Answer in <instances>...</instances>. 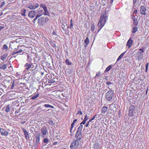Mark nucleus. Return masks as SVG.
I'll list each match as a JSON object with an SVG mask.
<instances>
[{
  "instance_id": "43",
  "label": "nucleus",
  "mask_w": 149,
  "mask_h": 149,
  "mask_svg": "<svg viewBox=\"0 0 149 149\" xmlns=\"http://www.w3.org/2000/svg\"><path fill=\"white\" fill-rule=\"evenodd\" d=\"M65 26L64 24H62L61 26V28L63 30H65Z\"/></svg>"
},
{
  "instance_id": "44",
  "label": "nucleus",
  "mask_w": 149,
  "mask_h": 149,
  "mask_svg": "<svg viewBox=\"0 0 149 149\" xmlns=\"http://www.w3.org/2000/svg\"><path fill=\"white\" fill-rule=\"evenodd\" d=\"M39 17H39L37 15H36V17H35V18L33 20V22H34L38 19V18Z\"/></svg>"
},
{
  "instance_id": "13",
  "label": "nucleus",
  "mask_w": 149,
  "mask_h": 149,
  "mask_svg": "<svg viewBox=\"0 0 149 149\" xmlns=\"http://www.w3.org/2000/svg\"><path fill=\"white\" fill-rule=\"evenodd\" d=\"M22 130L24 132L26 138L27 139H29V136L28 132L24 128H23Z\"/></svg>"
},
{
  "instance_id": "45",
  "label": "nucleus",
  "mask_w": 149,
  "mask_h": 149,
  "mask_svg": "<svg viewBox=\"0 0 149 149\" xmlns=\"http://www.w3.org/2000/svg\"><path fill=\"white\" fill-rule=\"evenodd\" d=\"M40 6L41 7H42L43 8V9L44 8V7H46V6L45 5L43 4L42 3L40 4Z\"/></svg>"
},
{
  "instance_id": "42",
  "label": "nucleus",
  "mask_w": 149,
  "mask_h": 149,
  "mask_svg": "<svg viewBox=\"0 0 149 149\" xmlns=\"http://www.w3.org/2000/svg\"><path fill=\"white\" fill-rule=\"evenodd\" d=\"M44 11L45 13H44V15H48L49 14L47 10L45 11Z\"/></svg>"
},
{
  "instance_id": "61",
  "label": "nucleus",
  "mask_w": 149,
  "mask_h": 149,
  "mask_svg": "<svg viewBox=\"0 0 149 149\" xmlns=\"http://www.w3.org/2000/svg\"><path fill=\"white\" fill-rule=\"evenodd\" d=\"M137 10H134V12L133 13V14L136 13H137Z\"/></svg>"
},
{
  "instance_id": "58",
  "label": "nucleus",
  "mask_w": 149,
  "mask_h": 149,
  "mask_svg": "<svg viewBox=\"0 0 149 149\" xmlns=\"http://www.w3.org/2000/svg\"><path fill=\"white\" fill-rule=\"evenodd\" d=\"M4 28V26H0V31Z\"/></svg>"
},
{
  "instance_id": "14",
  "label": "nucleus",
  "mask_w": 149,
  "mask_h": 149,
  "mask_svg": "<svg viewBox=\"0 0 149 149\" xmlns=\"http://www.w3.org/2000/svg\"><path fill=\"white\" fill-rule=\"evenodd\" d=\"M45 19L42 17H41L38 19V24L40 25H42L44 22Z\"/></svg>"
},
{
  "instance_id": "21",
  "label": "nucleus",
  "mask_w": 149,
  "mask_h": 149,
  "mask_svg": "<svg viewBox=\"0 0 149 149\" xmlns=\"http://www.w3.org/2000/svg\"><path fill=\"white\" fill-rule=\"evenodd\" d=\"M84 42L86 45V47L89 44V40L88 38L87 37L86 38V39L84 40Z\"/></svg>"
},
{
  "instance_id": "63",
  "label": "nucleus",
  "mask_w": 149,
  "mask_h": 149,
  "mask_svg": "<svg viewBox=\"0 0 149 149\" xmlns=\"http://www.w3.org/2000/svg\"><path fill=\"white\" fill-rule=\"evenodd\" d=\"M136 2V0H133V3L135 4Z\"/></svg>"
},
{
  "instance_id": "34",
  "label": "nucleus",
  "mask_w": 149,
  "mask_h": 149,
  "mask_svg": "<svg viewBox=\"0 0 149 149\" xmlns=\"http://www.w3.org/2000/svg\"><path fill=\"white\" fill-rule=\"evenodd\" d=\"M39 6V5L38 4L36 3L34 5H33V9H34L36 8H38Z\"/></svg>"
},
{
  "instance_id": "4",
  "label": "nucleus",
  "mask_w": 149,
  "mask_h": 149,
  "mask_svg": "<svg viewBox=\"0 0 149 149\" xmlns=\"http://www.w3.org/2000/svg\"><path fill=\"white\" fill-rule=\"evenodd\" d=\"M35 138H36V141L34 143V146L35 148H36L39 143L40 134H38L36 135L35 136Z\"/></svg>"
},
{
  "instance_id": "16",
  "label": "nucleus",
  "mask_w": 149,
  "mask_h": 149,
  "mask_svg": "<svg viewBox=\"0 0 149 149\" xmlns=\"http://www.w3.org/2000/svg\"><path fill=\"white\" fill-rule=\"evenodd\" d=\"M43 12V10L39 9L38 10L37 12L36 13V14L39 17H40L42 15Z\"/></svg>"
},
{
  "instance_id": "24",
  "label": "nucleus",
  "mask_w": 149,
  "mask_h": 149,
  "mask_svg": "<svg viewBox=\"0 0 149 149\" xmlns=\"http://www.w3.org/2000/svg\"><path fill=\"white\" fill-rule=\"evenodd\" d=\"M126 52H124L122 53L118 58V59L117 60V62L119 61L121 58L124 56V55L125 54V53Z\"/></svg>"
},
{
  "instance_id": "19",
  "label": "nucleus",
  "mask_w": 149,
  "mask_h": 149,
  "mask_svg": "<svg viewBox=\"0 0 149 149\" xmlns=\"http://www.w3.org/2000/svg\"><path fill=\"white\" fill-rule=\"evenodd\" d=\"M6 68L7 67L6 64H2L0 65V69L5 70Z\"/></svg>"
},
{
  "instance_id": "57",
  "label": "nucleus",
  "mask_w": 149,
  "mask_h": 149,
  "mask_svg": "<svg viewBox=\"0 0 149 149\" xmlns=\"http://www.w3.org/2000/svg\"><path fill=\"white\" fill-rule=\"evenodd\" d=\"M74 124L75 123H74L73 122L71 124V127L72 128H73Z\"/></svg>"
},
{
  "instance_id": "36",
  "label": "nucleus",
  "mask_w": 149,
  "mask_h": 149,
  "mask_svg": "<svg viewBox=\"0 0 149 149\" xmlns=\"http://www.w3.org/2000/svg\"><path fill=\"white\" fill-rule=\"evenodd\" d=\"M49 141V139L47 138H44L43 139V141L45 143H47Z\"/></svg>"
},
{
  "instance_id": "46",
  "label": "nucleus",
  "mask_w": 149,
  "mask_h": 149,
  "mask_svg": "<svg viewBox=\"0 0 149 149\" xmlns=\"http://www.w3.org/2000/svg\"><path fill=\"white\" fill-rule=\"evenodd\" d=\"M97 115L96 114H95V116H93V118H92L91 119H90L89 120V121H91L92 120H94V119H95V118L97 116Z\"/></svg>"
},
{
  "instance_id": "18",
  "label": "nucleus",
  "mask_w": 149,
  "mask_h": 149,
  "mask_svg": "<svg viewBox=\"0 0 149 149\" xmlns=\"http://www.w3.org/2000/svg\"><path fill=\"white\" fill-rule=\"evenodd\" d=\"M50 44L55 48H56L57 47L56 42L55 41L50 42Z\"/></svg>"
},
{
  "instance_id": "62",
  "label": "nucleus",
  "mask_w": 149,
  "mask_h": 149,
  "mask_svg": "<svg viewBox=\"0 0 149 149\" xmlns=\"http://www.w3.org/2000/svg\"><path fill=\"white\" fill-rule=\"evenodd\" d=\"M52 34L53 35H56V32L55 31H53V32L52 33Z\"/></svg>"
},
{
  "instance_id": "12",
  "label": "nucleus",
  "mask_w": 149,
  "mask_h": 149,
  "mask_svg": "<svg viewBox=\"0 0 149 149\" xmlns=\"http://www.w3.org/2000/svg\"><path fill=\"white\" fill-rule=\"evenodd\" d=\"M108 108L106 106H104L102 108L101 113L102 114H104L106 113L108 111Z\"/></svg>"
},
{
  "instance_id": "26",
  "label": "nucleus",
  "mask_w": 149,
  "mask_h": 149,
  "mask_svg": "<svg viewBox=\"0 0 149 149\" xmlns=\"http://www.w3.org/2000/svg\"><path fill=\"white\" fill-rule=\"evenodd\" d=\"M65 62L66 64L68 65H71L72 64V63L70 62L68 59L66 60Z\"/></svg>"
},
{
  "instance_id": "60",
  "label": "nucleus",
  "mask_w": 149,
  "mask_h": 149,
  "mask_svg": "<svg viewBox=\"0 0 149 149\" xmlns=\"http://www.w3.org/2000/svg\"><path fill=\"white\" fill-rule=\"evenodd\" d=\"M132 19H133V20H134V19H136L135 18V16L134 15H133L132 17Z\"/></svg>"
},
{
  "instance_id": "10",
  "label": "nucleus",
  "mask_w": 149,
  "mask_h": 149,
  "mask_svg": "<svg viewBox=\"0 0 149 149\" xmlns=\"http://www.w3.org/2000/svg\"><path fill=\"white\" fill-rule=\"evenodd\" d=\"M0 131L1 134L2 135L6 136L8 134V132L6 130H4L3 129L0 128Z\"/></svg>"
},
{
  "instance_id": "55",
  "label": "nucleus",
  "mask_w": 149,
  "mask_h": 149,
  "mask_svg": "<svg viewBox=\"0 0 149 149\" xmlns=\"http://www.w3.org/2000/svg\"><path fill=\"white\" fill-rule=\"evenodd\" d=\"M79 113H80L81 115L82 114V111H78L76 115H77Z\"/></svg>"
},
{
  "instance_id": "3",
  "label": "nucleus",
  "mask_w": 149,
  "mask_h": 149,
  "mask_svg": "<svg viewBox=\"0 0 149 149\" xmlns=\"http://www.w3.org/2000/svg\"><path fill=\"white\" fill-rule=\"evenodd\" d=\"M26 66H29V67L26 68V70H29L31 68V70H34L36 69L38 67V65L37 64L30 63V64H26Z\"/></svg>"
},
{
  "instance_id": "9",
  "label": "nucleus",
  "mask_w": 149,
  "mask_h": 149,
  "mask_svg": "<svg viewBox=\"0 0 149 149\" xmlns=\"http://www.w3.org/2000/svg\"><path fill=\"white\" fill-rule=\"evenodd\" d=\"M41 131L44 135H46L47 133H48L47 130V128L44 126L41 129Z\"/></svg>"
},
{
  "instance_id": "51",
  "label": "nucleus",
  "mask_w": 149,
  "mask_h": 149,
  "mask_svg": "<svg viewBox=\"0 0 149 149\" xmlns=\"http://www.w3.org/2000/svg\"><path fill=\"white\" fill-rule=\"evenodd\" d=\"M101 74V73L100 72H97V74H96V76H95V77H98V76Z\"/></svg>"
},
{
  "instance_id": "35",
  "label": "nucleus",
  "mask_w": 149,
  "mask_h": 149,
  "mask_svg": "<svg viewBox=\"0 0 149 149\" xmlns=\"http://www.w3.org/2000/svg\"><path fill=\"white\" fill-rule=\"evenodd\" d=\"M63 31L65 32V33L66 35H69V31L68 29H65V30H64Z\"/></svg>"
},
{
  "instance_id": "20",
  "label": "nucleus",
  "mask_w": 149,
  "mask_h": 149,
  "mask_svg": "<svg viewBox=\"0 0 149 149\" xmlns=\"http://www.w3.org/2000/svg\"><path fill=\"white\" fill-rule=\"evenodd\" d=\"M7 55L6 54H4L1 56V59L3 61H4L6 58Z\"/></svg>"
},
{
  "instance_id": "23",
  "label": "nucleus",
  "mask_w": 149,
  "mask_h": 149,
  "mask_svg": "<svg viewBox=\"0 0 149 149\" xmlns=\"http://www.w3.org/2000/svg\"><path fill=\"white\" fill-rule=\"evenodd\" d=\"M39 93H37L35 95H34V96H32L30 99L31 100H34L36 98H37L39 96Z\"/></svg>"
},
{
  "instance_id": "33",
  "label": "nucleus",
  "mask_w": 149,
  "mask_h": 149,
  "mask_svg": "<svg viewBox=\"0 0 149 149\" xmlns=\"http://www.w3.org/2000/svg\"><path fill=\"white\" fill-rule=\"evenodd\" d=\"M95 25L94 24H92L91 26V30L93 32L95 29Z\"/></svg>"
},
{
  "instance_id": "30",
  "label": "nucleus",
  "mask_w": 149,
  "mask_h": 149,
  "mask_svg": "<svg viewBox=\"0 0 149 149\" xmlns=\"http://www.w3.org/2000/svg\"><path fill=\"white\" fill-rule=\"evenodd\" d=\"M10 107L9 106V105H8L6 107V109L5 110L7 112H8L10 111Z\"/></svg>"
},
{
  "instance_id": "6",
  "label": "nucleus",
  "mask_w": 149,
  "mask_h": 149,
  "mask_svg": "<svg viewBox=\"0 0 149 149\" xmlns=\"http://www.w3.org/2000/svg\"><path fill=\"white\" fill-rule=\"evenodd\" d=\"M107 19L108 16L106 15V14L105 13L101 16L100 19V21L105 23Z\"/></svg>"
},
{
  "instance_id": "53",
  "label": "nucleus",
  "mask_w": 149,
  "mask_h": 149,
  "mask_svg": "<svg viewBox=\"0 0 149 149\" xmlns=\"http://www.w3.org/2000/svg\"><path fill=\"white\" fill-rule=\"evenodd\" d=\"M90 121H89V120L88 122H87V123H86V125H85V127H88V125L89 123V122H90Z\"/></svg>"
},
{
  "instance_id": "25",
  "label": "nucleus",
  "mask_w": 149,
  "mask_h": 149,
  "mask_svg": "<svg viewBox=\"0 0 149 149\" xmlns=\"http://www.w3.org/2000/svg\"><path fill=\"white\" fill-rule=\"evenodd\" d=\"M112 65H109L106 69L105 72H108L111 69Z\"/></svg>"
},
{
  "instance_id": "47",
  "label": "nucleus",
  "mask_w": 149,
  "mask_h": 149,
  "mask_svg": "<svg viewBox=\"0 0 149 149\" xmlns=\"http://www.w3.org/2000/svg\"><path fill=\"white\" fill-rule=\"evenodd\" d=\"M55 136L57 139H59L58 135L57 133L55 135Z\"/></svg>"
},
{
  "instance_id": "27",
  "label": "nucleus",
  "mask_w": 149,
  "mask_h": 149,
  "mask_svg": "<svg viewBox=\"0 0 149 149\" xmlns=\"http://www.w3.org/2000/svg\"><path fill=\"white\" fill-rule=\"evenodd\" d=\"M44 106L46 108H54V106L48 104H45L44 105Z\"/></svg>"
},
{
  "instance_id": "32",
  "label": "nucleus",
  "mask_w": 149,
  "mask_h": 149,
  "mask_svg": "<svg viewBox=\"0 0 149 149\" xmlns=\"http://www.w3.org/2000/svg\"><path fill=\"white\" fill-rule=\"evenodd\" d=\"M133 21V24L134 25H137L138 23V22L137 20V19H134Z\"/></svg>"
},
{
  "instance_id": "7",
  "label": "nucleus",
  "mask_w": 149,
  "mask_h": 149,
  "mask_svg": "<svg viewBox=\"0 0 149 149\" xmlns=\"http://www.w3.org/2000/svg\"><path fill=\"white\" fill-rule=\"evenodd\" d=\"M75 137L76 139V140L78 141H80L82 138V134L81 132L77 131Z\"/></svg>"
},
{
  "instance_id": "2",
  "label": "nucleus",
  "mask_w": 149,
  "mask_h": 149,
  "mask_svg": "<svg viewBox=\"0 0 149 149\" xmlns=\"http://www.w3.org/2000/svg\"><path fill=\"white\" fill-rule=\"evenodd\" d=\"M113 94V91L112 90L109 91L106 95V97L107 99L108 100H110L112 98Z\"/></svg>"
},
{
  "instance_id": "54",
  "label": "nucleus",
  "mask_w": 149,
  "mask_h": 149,
  "mask_svg": "<svg viewBox=\"0 0 149 149\" xmlns=\"http://www.w3.org/2000/svg\"><path fill=\"white\" fill-rule=\"evenodd\" d=\"M19 112V111H15V114L16 115L15 116H16V118L18 116H17V115H16Z\"/></svg>"
},
{
  "instance_id": "31",
  "label": "nucleus",
  "mask_w": 149,
  "mask_h": 149,
  "mask_svg": "<svg viewBox=\"0 0 149 149\" xmlns=\"http://www.w3.org/2000/svg\"><path fill=\"white\" fill-rule=\"evenodd\" d=\"M83 125H80L77 131L81 132V130L83 128Z\"/></svg>"
},
{
  "instance_id": "41",
  "label": "nucleus",
  "mask_w": 149,
  "mask_h": 149,
  "mask_svg": "<svg viewBox=\"0 0 149 149\" xmlns=\"http://www.w3.org/2000/svg\"><path fill=\"white\" fill-rule=\"evenodd\" d=\"M49 123L52 125H54V123L53 122V121L52 120H50L49 121Z\"/></svg>"
},
{
  "instance_id": "38",
  "label": "nucleus",
  "mask_w": 149,
  "mask_h": 149,
  "mask_svg": "<svg viewBox=\"0 0 149 149\" xmlns=\"http://www.w3.org/2000/svg\"><path fill=\"white\" fill-rule=\"evenodd\" d=\"M70 28H72L73 26V23L72 22V20L71 19L70 21Z\"/></svg>"
},
{
  "instance_id": "28",
  "label": "nucleus",
  "mask_w": 149,
  "mask_h": 149,
  "mask_svg": "<svg viewBox=\"0 0 149 149\" xmlns=\"http://www.w3.org/2000/svg\"><path fill=\"white\" fill-rule=\"evenodd\" d=\"M26 11V10L25 9H24L23 10H22L21 12V15L23 16H26L25 14Z\"/></svg>"
},
{
  "instance_id": "29",
  "label": "nucleus",
  "mask_w": 149,
  "mask_h": 149,
  "mask_svg": "<svg viewBox=\"0 0 149 149\" xmlns=\"http://www.w3.org/2000/svg\"><path fill=\"white\" fill-rule=\"evenodd\" d=\"M138 31L137 27H135L132 28V32L133 33H135Z\"/></svg>"
},
{
  "instance_id": "39",
  "label": "nucleus",
  "mask_w": 149,
  "mask_h": 149,
  "mask_svg": "<svg viewBox=\"0 0 149 149\" xmlns=\"http://www.w3.org/2000/svg\"><path fill=\"white\" fill-rule=\"evenodd\" d=\"M8 48V47L6 45H3V49H7Z\"/></svg>"
},
{
  "instance_id": "11",
  "label": "nucleus",
  "mask_w": 149,
  "mask_h": 149,
  "mask_svg": "<svg viewBox=\"0 0 149 149\" xmlns=\"http://www.w3.org/2000/svg\"><path fill=\"white\" fill-rule=\"evenodd\" d=\"M36 14L35 10L31 11L29 12L28 14L29 16L31 18L33 17Z\"/></svg>"
},
{
  "instance_id": "22",
  "label": "nucleus",
  "mask_w": 149,
  "mask_h": 149,
  "mask_svg": "<svg viewBox=\"0 0 149 149\" xmlns=\"http://www.w3.org/2000/svg\"><path fill=\"white\" fill-rule=\"evenodd\" d=\"M144 52V51L140 49L139 50V51L138 52V54H139V56H142L143 55L142 53Z\"/></svg>"
},
{
  "instance_id": "48",
  "label": "nucleus",
  "mask_w": 149,
  "mask_h": 149,
  "mask_svg": "<svg viewBox=\"0 0 149 149\" xmlns=\"http://www.w3.org/2000/svg\"><path fill=\"white\" fill-rule=\"evenodd\" d=\"M86 121L84 120L80 123V125H82L81 124H84L85 123Z\"/></svg>"
},
{
  "instance_id": "37",
  "label": "nucleus",
  "mask_w": 149,
  "mask_h": 149,
  "mask_svg": "<svg viewBox=\"0 0 149 149\" xmlns=\"http://www.w3.org/2000/svg\"><path fill=\"white\" fill-rule=\"evenodd\" d=\"M31 58L29 56L27 55V60L29 61V62H31Z\"/></svg>"
},
{
  "instance_id": "64",
  "label": "nucleus",
  "mask_w": 149,
  "mask_h": 149,
  "mask_svg": "<svg viewBox=\"0 0 149 149\" xmlns=\"http://www.w3.org/2000/svg\"><path fill=\"white\" fill-rule=\"evenodd\" d=\"M113 0H110V1H109V3L111 4H112L113 2Z\"/></svg>"
},
{
  "instance_id": "52",
  "label": "nucleus",
  "mask_w": 149,
  "mask_h": 149,
  "mask_svg": "<svg viewBox=\"0 0 149 149\" xmlns=\"http://www.w3.org/2000/svg\"><path fill=\"white\" fill-rule=\"evenodd\" d=\"M5 2H2L0 6V7H2V6H3L5 4Z\"/></svg>"
},
{
  "instance_id": "15",
  "label": "nucleus",
  "mask_w": 149,
  "mask_h": 149,
  "mask_svg": "<svg viewBox=\"0 0 149 149\" xmlns=\"http://www.w3.org/2000/svg\"><path fill=\"white\" fill-rule=\"evenodd\" d=\"M105 24V23H104V22H102L100 21L98 23V26H99V27H100V28L98 30V32H99V31L101 29L102 27L104 26Z\"/></svg>"
},
{
  "instance_id": "8",
  "label": "nucleus",
  "mask_w": 149,
  "mask_h": 149,
  "mask_svg": "<svg viewBox=\"0 0 149 149\" xmlns=\"http://www.w3.org/2000/svg\"><path fill=\"white\" fill-rule=\"evenodd\" d=\"M146 9L144 6H141L140 10V13L142 15H145L146 14Z\"/></svg>"
},
{
  "instance_id": "5",
  "label": "nucleus",
  "mask_w": 149,
  "mask_h": 149,
  "mask_svg": "<svg viewBox=\"0 0 149 149\" xmlns=\"http://www.w3.org/2000/svg\"><path fill=\"white\" fill-rule=\"evenodd\" d=\"M135 107L134 105H131L129 108V116H131L134 115V111L135 110Z\"/></svg>"
},
{
  "instance_id": "59",
  "label": "nucleus",
  "mask_w": 149,
  "mask_h": 149,
  "mask_svg": "<svg viewBox=\"0 0 149 149\" xmlns=\"http://www.w3.org/2000/svg\"><path fill=\"white\" fill-rule=\"evenodd\" d=\"M49 19L47 17H46L45 19V21L46 22H47L49 20Z\"/></svg>"
},
{
  "instance_id": "40",
  "label": "nucleus",
  "mask_w": 149,
  "mask_h": 149,
  "mask_svg": "<svg viewBox=\"0 0 149 149\" xmlns=\"http://www.w3.org/2000/svg\"><path fill=\"white\" fill-rule=\"evenodd\" d=\"M28 8H29L31 9H33V5L30 4L29 5V6L28 7Z\"/></svg>"
},
{
  "instance_id": "56",
  "label": "nucleus",
  "mask_w": 149,
  "mask_h": 149,
  "mask_svg": "<svg viewBox=\"0 0 149 149\" xmlns=\"http://www.w3.org/2000/svg\"><path fill=\"white\" fill-rule=\"evenodd\" d=\"M22 49H20L18 51H17L16 53H19L22 52Z\"/></svg>"
},
{
  "instance_id": "49",
  "label": "nucleus",
  "mask_w": 149,
  "mask_h": 149,
  "mask_svg": "<svg viewBox=\"0 0 149 149\" xmlns=\"http://www.w3.org/2000/svg\"><path fill=\"white\" fill-rule=\"evenodd\" d=\"M88 118L87 117V116L86 114L85 116V118L84 119V120L86 121L88 119Z\"/></svg>"
},
{
  "instance_id": "17",
  "label": "nucleus",
  "mask_w": 149,
  "mask_h": 149,
  "mask_svg": "<svg viewBox=\"0 0 149 149\" xmlns=\"http://www.w3.org/2000/svg\"><path fill=\"white\" fill-rule=\"evenodd\" d=\"M132 40L130 38L127 42L126 45L127 46H128L130 48L132 44Z\"/></svg>"
},
{
  "instance_id": "1",
  "label": "nucleus",
  "mask_w": 149,
  "mask_h": 149,
  "mask_svg": "<svg viewBox=\"0 0 149 149\" xmlns=\"http://www.w3.org/2000/svg\"><path fill=\"white\" fill-rule=\"evenodd\" d=\"M79 145V141L74 140L71 143L70 148L71 149H76L78 147Z\"/></svg>"
},
{
  "instance_id": "50",
  "label": "nucleus",
  "mask_w": 149,
  "mask_h": 149,
  "mask_svg": "<svg viewBox=\"0 0 149 149\" xmlns=\"http://www.w3.org/2000/svg\"><path fill=\"white\" fill-rule=\"evenodd\" d=\"M106 84L107 85H110V84H112V83L111 82H109L108 81L107 82H106Z\"/></svg>"
}]
</instances>
